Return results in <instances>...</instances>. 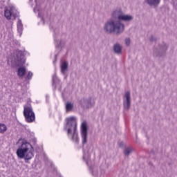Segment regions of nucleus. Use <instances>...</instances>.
<instances>
[{"label": "nucleus", "instance_id": "1", "mask_svg": "<svg viewBox=\"0 0 177 177\" xmlns=\"http://www.w3.org/2000/svg\"><path fill=\"white\" fill-rule=\"evenodd\" d=\"M80 133L82 137V143L83 145V161L88 167V169L93 177H104L106 171L101 167L93 165V162L91 160V147L86 146L88 143V124L83 122L81 124Z\"/></svg>", "mask_w": 177, "mask_h": 177}, {"label": "nucleus", "instance_id": "2", "mask_svg": "<svg viewBox=\"0 0 177 177\" xmlns=\"http://www.w3.org/2000/svg\"><path fill=\"white\" fill-rule=\"evenodd\" d=\"M66 124L64 129L67 131L68 138L76 144L80 142L78 131L77 130V118L71 116L66 119Z\"/></svg>", "mask_w": 177, "mask_h": 177}, {"label": "nucleus", "instance_id": "3", "mask_svg": "<svg viewBox=\"0 0 177 177\" xmlns=\"http://www.w3.org/2000/svg\"><path fill=\"white\" fill-rule=\"evenodd\" d=\"M34 148L30 142L22 140L21 146L17 149L16 154L18 158L24 159L26 164L30 163V160L34 157V153H32Z\"/></svg>", "mask_w": 177, "mask_h": 177}, {"label": "nucleus", "instance_id": "4", "mask_svg": "<svg viewBox=\"0 0 177 177\" xmlns=\"http://www.w3.org/2000/svg\"><path fill=\"white\" fill-rule=\"evenodd\" d=\"M125 30V25L114 19L108 20L104 25V30L107 34H113L115 32L118 35L122 34Z\"/></svg>", "mask_w": 177, "mask_h": 177}, {"label": "nucleus", "instance_id": "5", "mask_svg": "<svg viewBox=\"0 0 177 177\" xmlns=\"http://www.w3.org/2000/svg\"><path fill=\"white\" fill-rule=\"evenodd\" d=\"M14 63H15V67H19L17 71L18 77H19V78H23L26 73V68L21 66L26 63V58L24 57V53H23V51L18 50L16 52Z\"/></svg>", "mask_w": 177, "mask_h": 177}, {"label": "nucleus", "instance_id": "6", "mask_svg": "<svg viewBox=\"0 0 177 177\" xmlns=\"http://www.w3.org/2000/svg\"><path fill=\"white\" fill-rule=\"evenodd\" d=\"M24 116L26 122H34L35 121V113L31 104H26L24 106Z\"/></svg>", "mask_w": 177, "mask_h": 177}, {"label": "nucleus", "instance_id": "7", "mask_svg": "<svg viewBox=\"0 0 177 177\" xmlns=\"http://www.w3.org/2000/svg\"><path fill=\"white\" fill-rule=\"evenodd\" d=\"M19 12L15 7H10L9 8H6L4 10V16L7 20H11L12 17H13L14 20H16V19L19 17Z\"/></svg>", "mask_w": 177, "mask_h": 177}, {"label": "nucleus", "instance_id": "8", "mask_svg": "<svg viewBox=\"0 0 177 177\" xmlns=\"http://www.w3.org/2000/svg\"><path fill=\"white\" fill-rule=\"evenodd\" d=\"M168 49V46L167 44H162V45L159 46V48H155L153 50V56L154 57H158L159 59H163L165 57V55L167 50Z\"/></svg>", "mask_w": 177, "mask_h": 177}, {"label": "nucleus", "instance_id": "9", "mask_svg": "<svg viewBox=\"0 0 177 177\" xmlns=\"http://www.w3.org/2000/svg\"><path fill=\"white\" fill-rule=\"evenodd\" d=\"M124 107L126 110H129L131 107V93L129 91H127L124 94Z\"/></svg>", "mask_w": 177, "mask_h": 177}, {"label": "nucleus", "instance_id": "10", "mask_svg": "<svg viewBox=\"0 0 177 177\" xmlns=\"http://www.w3.org/2000/svg\"><path fill=\"white\" fill-rule=\"evenodd\" d=\"M53 88H54V89H57L58 91L62 89V82H60V80H59V77H57L56 75L53 76Z\"/></svg>", "mask_w": 177, "mask_h": 177}, {"label": "nucleus", "instance_id": "11", "mask_svg": "<svg viewBox=\"0 0 177 177\" xmlns=\"http://www.w3.org/2000/svg\"><path fill=\"white\" fill-rule=\"evenodd\" d=\"M45 162L46 168H48V171H50L51 172L56 171V167H55V165H53L52 160H50L46 156H45Z\"/></svg>", "mask_w": 177, "mask_h": 177}, {"label": "nucleus", "instance_id": "12", "mask_svg": "<svg viewBox=\"0 0 177 177\" xmlns=\"http://www.w3.org/2000/svg\"><path fill=\"white\" fill-rule=\"evenodd\" d=\"M80 104L84 109H89V107L92 106V104H93L92 98L91 97L88 99L82 98V100H80Z\"/></svg>", "mask_w": 177, "mask_h": 177}, {"label": "nucleus", "instance_id": "13", "mask_svg": "<svg viewBox=\"0 0 177 177\" xmlns=\"http://www.w3.org/2000/svg\"><path fill=\"white\" fill-rule=\"evenodd\" d=\"M145 3L151 8H157L161 3V0H145Z\"/></svg>", "mask_w": 177, "mask_h": 177}, {"label": "nucleus", "instance_id": "14", "mask_svg": "<svg viewBox=\"0 0 177 177\" xmlns=\"http://www.w3.org/2000/svg\"><path fill=\"white\" fill-rule=\"evenodd\" d=\"M123 13L124 12H122V10L121 8H116L115 10H113L112 13V17H113V19H118V20H120Z\"/></svg>", "mask_w": 177, "mask_h": 177}, {"label": "nucleus", "instance_id": "15", "mask_svg": "<svg viewBox=\"0 0 177 177\" xmlns=\"http://www.w3.org/2000/svg\"><path fill=\"white\" fill-rule=\"evenodd\" d=\"M54 41L55 44V48H57L58 50H61L62 48L64 46V43L63 42V41L57 39V37L56 36H54Z\"/></svg>", "mask_w": 177, "mask_h": 177}, {"label": "nucleus", "instance_id": "16", "mask_svg": "<svg viewBox=\"0 0 177 177\" xmlns=\"http://www.w3.org/2000/svg\"><path fill=\"white\" fill-rule=\"evenodd\" d=\"M133 20V17L129 15L122 14L119 20H116L117 21H132Z\"/></svg>", "mask_w": 177, "mask_h": 177}, {"label": "nucleus", "instance_id": "17", "mask_svg": "<svg viewBox=\"0 0 177 177\" xmlns=\"http://www.w3.org/2000/svg\"><path fill=\"white\" fill-rule=\"evenodd\" d=\"M113 51L116 55H121L122 53V46L120 44L113 45Z\"/></svg>", "mask_w": 177, "mask_h": 177}, {"label": "nucleus", "instance_id": "18", "mask_svg": "<svg viewBox=\"0 0 177 177\" xmlns=\"http://www.w3.org/2000/svg\"><path fill=\"white\" fill-rule=\"evenodd\" d=\"M68 70V62L64 61L61 63V73L64 75Z\"/></svg>", "mask_w": 177, "mask_h": 177}, {"label": "nucleus", "instance_id": "19", "mask_svg": "<svg viewBox=\"0 0 177 177\" xmlns=\"http://www.w3.org/2000/svg\"><path fill=\"white\" fill-rule=\"evenodd\" d=\"M17 27L19 35H21L23 34V23H21V19H18Z\"/></svg>", "mask_w": 177, "mask_h": 177}, {"label": "nucleus", "instance_id": "20", "mask_svg": "<svg viewBox=\"0 0 177 177\" xmlns=\"http://www.w3.org/2000/svg\"><path fill=\"white\" fill-rule=\"evenodd\" d=\"M38 17L40 18V22L38 23V25L39 26V24H42L43 26H45V19L44 17V14H42V12H41L39 10V9H38Z\"/></svg>", "mask_w": 177, "mask_h": 177}, {"label": "nucleus", "instance_id": "21", "mask_svg": "<svg viewBox=\"0 0 177 177\" xmlns=\"http://www.w3.org/2000/svg\"><path fill=\"white\" fill-rule=\"evenodd\" d=\"M73 109H74V104L71 102H66V112L68 113V112L71 111L73 110Z\"/></svg>", "mask_w": 177, "mask_h": 177}, {"label": "nucleus", "instance_id": "22", "mask_svg": "<svg viewBox=\"0 0 177 177\" xmlns=\"http://www.w3.org/2000/svg\"><path fill=\"white\" fill-rule=\"evenodd\" d=\"M8 129L6 124L0 123V133H5Z\"/></svg>", "mask_w": 177, "mask_h": 177}, {"label": "nucleus", "instance_id": "23", "mask_svg": "<svg viewBox=\"0 0 177 177\" xmlns=\"http://www.w3.org/2000/svg\"><path fill=\"white\" fill-rule=\"evenodd\" d=\"M133 151V149L131 147H127L124 151V156L126 157H129V154H131V153H132V151Z\"/></svg>", "mask_w": 177, "mask_h": 177}, {"label": "nucleus", "instance_id": "24", "mask_svg": "<svg viewBox=\"0 0 177 177\" xmlns=\"http://www.w3.org/2000/svg\"><path fill=\"white\" fill-rule=\"evenodd\" d=\"M32 75H33L32 72L29 71L28 73V75H27L26 77V80H31V78H32Z\"/></svg>", "mask_w": 177, "mask_h": 177}, {"label": "nucleus", "instance_id": "25", "mask_svg": "<svg viewBox=\"0 0 177 177\" xmlns=\"http://www.w3.org/2000/svg\"><path fill=\"white\" fill-rule=\"evenodd\" d=\"M125 44L127 45V46H129L131 45V39L129 38H126L125 39Z\"/></svg>", "mask_w": 177, "mask_h": 177}, {"label": "nucleus", "instance_id": "26", "mask_svg": "<svg viewBox=\"0 0 177 177\" xmlns=\"http://www.w3.org/2000/svg\"><path fill=\"white\" fill-rule=\"evenodd\" d=\"M172 3L174 8H175V9H177V0H172Z\"/></svg>", "mask_w": 177, "mask_h": 177}, {"label": "nucleus", "instance_id": "27", "mask_svg": "<svg viewBox=\"0 0 177 177\" xmlns=\"http://www.w3.org/2000/svg\"><path fill=\"white\" fill-rule=\"evenodd\" d=\"M149 41L151 42H153V41H156V37H154V36H151L149 38Z\"/></svg>", "mask_w": 177, "mask_h": 177}, {"label": "nucleus", "instance_id": "28", "mask_svg": "<svg viewBox=\"0 0 177 177\" xmlns=\"http://www.w3.org/2000/svg\"><path fill=\"white\" fill-rule=\"evenodd\" d=\"M56 59H57V54L55 55V60L53 61L54 64L56 63Z\"/></svg>", "mask_w": 177, "mask_h": 177}, {"label": "nucleus", "instance_id": "29", "mask_svg": "<svg viewBox=\"0 0 177 177\" xmlns=\"http://www.w3.org/2000/svg\"><path fill=\"white\" fill-rule=\"evenodd\" d=\"M46 102L48 103L49 102V95H46Z\"/></svg>", "mask_w": 177, "mask_h": 177}, {"label": "nucleus", "instance_id": "30", "mask_svg": "<svg viewBox=\"0 0 177 177\" xmlns=\"http://www.w3.org/2000/svg\"><path fill=\"white\" fill-rule=\"evenodd\" d=\"M37 9H38V3H36Z\"/></svg>", "mask_w": 177, "mask_h": 177}, {"label": "nucleus", "instance_id": "31", "mask_svg": "<svg viewBox=\"0 0 177 177\" xmlns=\"http://www.w3.org/2000/svg\"><path fill=\"white\" fill-rule=\"evenodd\" d=\"M29 2H32V0H29Z\"/></svg>", "mask_w": 177, "mask_h": 177}]
</instances>
